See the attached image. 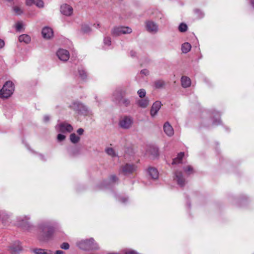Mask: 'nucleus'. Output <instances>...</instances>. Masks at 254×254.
<instances>
[{
	"label": "nucleus",
	"instance_id": "1",
	"mask_svg": "<svg viewBox=\"0 0 254 254\" xmlns=\"http://www.w3.org/2000/svg\"><path fill=\"white\" fill-rule=\"evenodd\" d=\"M38 239L41 241H48L52 239L55 229L50 221L42 222L38 224Z\"/></svg>",
	"mask_w": 254,
	"mask_h": 254
},
{
	"label": "nucleus",
	"instance_id": "2",
	"mask_svg": "<svg viewBox=\"0 0 254 254\" xmlns=\"http://www.w3.org/2000/svg\"><path fill=\"white\" fill-rule=\"evenodd\" d=\"M77 246L81 250L84 251H89L92 250H98L99 246L95 242L93 238L89 239L81 240L76 243Z\"/></svg>",
	"mask_w": 254,
	"mask_h": 254
},
{
	"label": "nucleus",
	"instance_id": "3",
	"mask_svg": "<svg viewBox=\"0 0 254 254\" xmlns=\"http://www.w3.org/2000/svg\"><path fill=\"white\" fill-rule=\"evenodd\" d=\"M14 90V84L10 81H6L0 90V98L7 99L13 93Z\"/></svg>",
	"mask_w": 254,
	"mask_h": 254
},
{
	"label": "nucleus",
	"instance_id": "4",
	"mask_svg": "<svg viewBox=\"0 0 254 254\" xmlns=\"http://www.w3.org/2000/svg\"><path fill=\"white\" fill-rule=\"evenodd\" d=\"M132 30L128 27L116 26L114 27L111 31L113 36H118L121 34H129Z\"/></svg>",
	"mask_w": 254,
	"mask_h": 254
},
{
	"label": "nucleus",
	"instance_id": "5",
	"mask_svg": "<svg viewBox=\"0 0 254 254\" xmlns=\"http://www.w3.org/2000/svg\"><path fill=\"white\" fill-rule=\"evenodd\" d=\"M133 123V119L130 116H125L121 118L119 121L120 127L124 129L130 128Z\"/></svg>",
	"mask_w": 254,
	"mask_h": 254
},
{
	"label": "nucleus",
	"instance_id": "6",
	"mask_svg": "<svg viewBox=\"0 0 254 254\" xmlns=\"http://www.w3.org/2000/svg\"><path fill=\"white\" fill-rule=\"evenodd\" d=\"M136 170V166L133 164L127 163L123 165L121 169V172L125 175L133 173Z\"/></svg>",
	"mask_w": 254,
	"mask_h": 254
},
{
	"label": "nucleus",
	"instance_id": "7",
	"mask_svg": "<svg viewBox=\"0 0 254 254\" xmlns=\"http://www.w3.org/2000/svg\"><path fill=\"white\" fill-rule=\"evenodd\" d=\"M145 27L147 31L151 33H156L158 30L157 24L154 21L148 20L145 22Z\"/></svg>",
	"mask_w": 254,
	"mask_h": 254
},
{
	"label": "nucleus",
	"instance_id": "8",
	"mask_svg": "<svg viewBox=\"0 0 254 254\" xmlns=\"http://www.w3.org/2000/svg\"><path fill=\"white\" fill-rule=\"evenodd\" d=\"M57 129L59 131L63 133L70 132L72 131L73 127L70 124L64 123L59 124L57 126Z\"/></svg>",
	"mask_w": 254,
	"mask_h": 254
},
{
	"label": "nucleus",
	"instance_id": "9",
	"mask_svg": "<svg viewBox=\"0 0 254 254\" xmlns=\"http://www.w3.org/2000/svg\"><path fill=\"white\" fill-rule=\"evenodd\" d=\"M59 59L64 62L67 61L69 58V53L68 51L64 49H59L57 52Z\"/></svg>",
	"mask_w": 254,
	"mask_h": 254
},
{
	"label": "nucleus",
	"instance_id": "10",
	"mask_svg": "<svg viewBox=\"0 0 254 254\" xmlns=\"http://www.w3.org/2000/svg\"><path fill=\"white\" fill-rule=\"evenodd\" d=\"M161 107V103L160 101H157L153 104L150 111V115L152 117H154L157 114Z\"/></svg>",
	"mask_w": 254,
	"mask_h": 254
},
{
	"label": "nucleus",
	"instance_id": "11",
	"mask_svg": "<svg viewBox=\"0 0 254 254\" xmlns=\"http://www.w3.org/2000/svg\"><path fill=\"white\" fill-rule=\"evenodd\" d=\"M136 105L140 108L144 109L148 107L149 104V99L148 97L140 98L136 101Z\"/></svg>",
	"mask_w": 254,
	"mask_h": 254
},
{
	"label": "nucleus",
	"instance_id": "12",
	"mask_svg": "<svg viewBox=\"0 0 254 254\" xmlns=\"http://www.w3.org/2000/svg\"><path fill=\"white\" fill-rule=\"evenodd\" d=\"M61 11L63 14L69 16L72 13L73 9L71 6L64 4L61 6Z\"/></svg>",
	"mask_w": 254,
	"mask_h": 254
},
{
	"label": "nucleus",
	"instance_id": "13",
	"mask_svg": "<svg viewBox=\"0 0 254 254\" xmlns=\"http://www.w3.org/2000/svg\"><path fill=\"white\" fill-rule=\"evenodd\" d=\"M43 37L47 39H49L53 36V29L49 27H45L42 31Z\"/></svg>",
	"mask_w": 254,
	"mask_h": 254
},
{
	"label": "nucleus",
	"instance_id": "14",
	"mask_svg": "<svg viewBox=\"0 0 254 254\" xmlns=\"http://www.w3.org/2000/svg\"><path fill=\"white\" fill-rule=\"evenodd\" d=\"M175 179L177 182L178 184L181 187H183L185 185V180L181 172L176 171L175 172Z\"/></svg>",
	"mask_w": 254,
	"mask_h": 254
},
{
	"label": "nucleus",
	"instance_id": "15",
	"mask_svg": "<svg viewBox=\"0 0 254 254\" xmlns=\"http://www.w3.org/2000/svg\"><path fill=\"white\" fill-rule=\"evenodd\" d=\"M147 153L153 158L157 157L159 155L158 148L154 146H150L147 150Z\"/></svg>",
	"mask_w": 254,
	"mask_h": 254
},
{
	"label": "nucleus",
	"instance_id": "16",
	"mask_svg": "<svg viewBox=\"0 0 254 254\" xmlns=\"http://www.w3.org/2000/svg\"><path fill=\"white\" fill-rule=\"evenodd\" d=\"M29 216H22L18 218V221L19 222V224L23 227H29L30 223L29 220H30Z\"/></svg>",
	"mask_w": 254,
	"mask_h": 254
},
{
	"label": "nucleus",
	"instance_id": "17",
	"mask_svg": "<svg viewBox=\"0 0 254 254\" xmlns=\"http://www.w3.org/2000/svg\"><path fill=\"white\" fill-rule=\"evenodd\" d=\"M164 132L169 136H171L174 134V129L172 127L168 122H166L163 126Z\"/></svg>",
	"mask_w": 254,
	"mask_h": 254
},
{
	"label": "nucleus",
	"instance_id": "18",
	"mask_svg": "<svg viewBox=\"0 0 254 254\" xmlns=\"http://www.w3.org/2000/svg\"><path fill=\"white\" fill-rule=\"evenodd\" d=\"M26 4L28 6L35 4L40 8L44 6V2L42 0H26Z\"/></svg>",
	"mask_w": 254,
	"mask_h": 254
},
{
	"label": "nucleus",
	"instance_id": "19",
	"mask_svg": "<svg viewBox=\"0 0 254 254\" xmlns=\"http://www.w3.org/2000/svg\"><path fill=\"white\" fill-rule=\"evenodd\" d=\"M12 10L14 14L17 15H20L23 13V9L20 4L13 5L12 6Z\"/></svg>",
	"mask_w": 254,
	"mask_h": 254
},
{
	"label": "nucleus",
	"instance_id": "20",
	"mask_svg": "<svg viewBox=\"0 0 254 254\" xmlns=\"http://www.w3.org/2000/svg\"><path fill=\"white\" fill-rule=\"evenodd\" d=\"M181 84L184 88L189 87L191 85V80L189 77L183 76L181 78Z\"/></svg>",
	"mask_w": 254,
	"mask_h": 254
},
{
	"label": "nucleus",
	"instance_id": "21",
	"mask_svg": "<svg viewBox=\"0 0 254 254\" xmlns=\"http://www.w3.org/2000/svg\"><path fill=\"white\" fill-rule=\"evenodd\" d=\"M148 173L152 179L156 180L158 178V172L157 169L154 168H148Z\"/></svg>",
	"mask_w": 254,
	"mask_h": 254
},
{
	"label": "nucleus",
	"instance_id": "22",
	"mask_svg": "<svg viewBox=\"0 0 254 254\" xmlns=\"http://www.w3.org/2000/svg\"><path fill=\"white\" fill-rule=\"evenodd\" d=\"M35 254H53V252L51 250L43 249H35L32 250Z\"/></svg>",
	"mask_w": 254,
	"mask_h": 254
},
{
	"label": "nucleus",
	"instance_id": "23",
	"mask_svg": "<svg viewBox=\"0 0 254 254\" xmlns=\"http://www.w3.org/2000/svg\"><path fill=\"white\" fill-rule=\"evenodd\" d=\"M18 40L20 42L28 44L31 42V37L27 34H22L19 36Z\"/></svg>",
	"mask_w": 254,
	"mask_h": 254
},
{
	"label": "nucleus",
	"instance_id": "24",
	"mask_svg": "<svg viewBox=\"0 0 254 254\" xmlns=\"http://www.w3.org/2000/svg\"><path fill=\"white\" fill-rule=\"evenodd\" d=\"M15 245V246H11L10 247V251L12 253L16 254L21 251L22 247L20 245V243L19 242H16Z\"/></svg>",
	"mask_w": 254,
	"mask_h": 254
},
{
	"label": "nucleus",
	"instance_id": "25",
	"mask_svg": "<svg viewBox=\"0 0 254 254\" xmlns=\"http://www.w3.org/2000/svg\"><path fill=\"white\" fill-rule=\"evenodd\" d=\"M78 113L85 116L90 115L92 114L91 111L83 104Z\"/></svg>",
	"mask_w": 254,
	"mask_h": 254
},
{
	"label": "nucleus",
	"instance_id": "26",
	"mask_svg": "<svg viewBox=\"0 0 254 254\" xmlns=\"http://www.w3.org/2000/svg\"><path fill=\"white\" fill-rule=\"evenodd\" d=\"M184 152H180L177 155V157L174 158L172 162V164H177L182 163V159L184 156Z\"/></svg>",
	"mask_w": 254,
	"mask_h": 254
},
{
	"label": "nucleus",
	"instance_id": "27",
	"mask_svg": "<svg viewBox=\"0 0 254 254\" xmlns=\"http://www.w3.org/2000/svg\"><path fill=\"white\" fill-rule=\"evenodd\" d=\"M82 104L78 102H74L70 105V107L73 110L79 113Z\"/></svg>",
	"mask_w": 254,
	"mask_h": 254
},
{
	"label": "nucleus",
	"instance_id": "28",
	"mask_svg": "<svg viewBox=\"0 0 254 254\" xmlns=\"http://www.w3.org/2000/svg\"><path fill=\"white\" fill-rule=\"evenodd\" d=\"M124 95L119 90H116L113 94V100L115 102H119L121 98Z\"/></svg>",
	"mask_w": 254,
	"mask_h": 254
},
{
	"label": "nucleus",
	"instance_id": "29",
	"mask_svg": "<svg viewBox=\"0 0 254 254\" xmlns=\"http://www.w3.org/2000/svg\"><path fill=\"white\" fill-rule=\"evenodd\" d=\"M191 45L188 43H185L182 45V51L183 53H188L191 49Z\"/></svg>",
	"mask_w": 254,
	"mask_h": 254
},
{
	"label": "nucleus",
	"instance_id": "30",
	"mask_svg": "<svg viewBox=\"0 0 254 254\" xmlns=\"http://www.w3.org/2000/svg\"><path fill=\"white\" fill-rule=\"evenodd\" d=\"M80 140V137L73 133L70 135V140L73 143H77Z\"/></svg>",
	"mask_w": 254,
	"mask_h": 254
},
{
	"label": "nucleus",
	"instance_id": "31",
	"mask_svg": "<svg viewBox=\"0 0 254 254\" xmlns=\"http://www.w3.org/2000/svg\"><path fill=\"white\" fill-rule=\"evenodd\" d=\"M105 151L107 154L113 157L117 156V153L113 148L108 147L106 149Z\"/></svg>",
	"mask_w": 254,
	"mask_h": 254
},
{
	"label": "nucleus",
	"instance_id": "32",
	"mask_svg": "<svg viewBox=\"0 0 254 254\" xmlns=\"http://www.w3.org/2000/svg\"><path fill=\"white\" fill-rule=\"evenodd\" d=\"M164 82L161 80H157L154 82V85L156 88H161L164 86Z\"/></svg>",
	"mask_w": 254,
	"mask_h": 254
},
{
	"label": "nucleus",
	"instance_id": "33",
	"mask_svg": "<svg viewBox=\"0 0 254 254\" xmlns=\"http://www.w3.org/2000/svg\"><path fill=\"white\" fill-rule=\"evenodd\" d=\"M123 254H139L138 253L131 249H125L123 250Z\"/></svg>",
	"mask_w": 254,
	"mask_h": 254
},
{
	"label": "nucleus",
	"instance_id": "34",
	"mask_svg": "<svg viewBox=\"0 0 254 254\" xmlns=\"http://www.w3.org/2000/svg\"><path fill=\"white\" fill-rule=\"evenodd\" d=\"M79 76L82 79H85L87 77V73L82 68L78 69Z\"/></svg>",
	"mask_w": 254,
	"mask_h": 254
},
{
	"label": "nucleus",
	"instance_id": "35",
	"mask_svg": "<svg viewBox=\"0 0 254 254\" xmlns=\"http://www.w3.org/2000/svg\"><path fill=\"white\" fill-rule=\"evenodd\" d=\"M81 31L83 33H87L90 32L91 28L87 24H83L81 27Z\"/></svg>",
	"mask_w": 254,
	"mask_h": 254
},
{
	"label": "nucleus",
	"instance_id": "36",
	"mask_svg": "<svg viewBox=\"0 0 254 254\" xmlns=\"http://www.w3.org/2000/svg\"><path fill=\"white\" fill-rule=\"evenodd\" d=\"M146 91L144 89H140L137 91V94L139 96L140 99L146 97Z\"/></svg>",
	"mask_w": 254,
	"mask_h": 254
},
{
	"label": "nucleus",
	"instance_id": "37",
	"mask_svg": "<svg viewBox=\"0 0 254 254\" xmlns=\"http://www.w3.org/2000/svg\"><path fill=\"white\" fill-rule=\"evenodd\" d=\"M184 171L188 175L193 173V168L191 166H188L184 168Z\"/></svg>",
	"mask_w": 254,
	"mask_h": 254
},
{
	"label": "nucleus",
	"instance_id": "38",
	"mask_svg": "<svg viewBox=\"0 0 254 254\" xmlns=\"http://www.w3.org/2000/svg\"><path fill=\"white\" fill-rule=\"evenodd\" d=\"M188 26L185 23H181L179 26V30L181 32H186L187 30Z\"/></svg>",
	"mask_w": 254,
	"mask_h": 254
},
{
	"label": "nucleus",
	"instance_id": "39",
	"mask_svg": "<svg viewBox=\"0 0 254 254\" xmlns=\"http://www.w3.org/2000/svg\"><path fill=\"white\" fill-rule=\"evenodd\" d=\"M104 45L105 46L109 47L111 45V39L109 37H106L104 39Z\"/></svg>",
	"mask_w": 254,
	"mask_h": 254
},
{
	"label": "nucleus",
	"instance_id": "40",
	"mask_svg": "<svg viewBox=\"0 0 254 254\" xmlns=\"http://www.w3.org/2000/svg\"><path fill=\"white\" fill-rule=\"evenodd\" d=\"M15 29L17 31H20L23 27V24L22 22H17L15 25Z\"/></svg>",
	"mask_w": 254,
	"mask_h": 254
},
{
	"label": "nucleus",
	"instance_id": "41",
	"mask_svg": "<svg viewBox=\"0 0 254 254\" xmlns=\"http://www.w3.org/2000/svg\"><path fill=\"white\" fill-rule=\"evenodd\" d=\"M122 103L125 106L127 107L130 104V100L127 98H123Z\"/></svg>",
	"mask_w": 254,
	"mask_h": 254
},
{
	"label": "nucleus",
	"instance_id": "42",
	"mask_svg": "<svg viewBox=\"0 0 254 254\" xmlns=\"http://www.w3.org/2000/svg\"><path fill=\"white\" fill-rule=\"evenodd\" d=\"M61 248L64 250H68L69 248V245L67 243H63L61 245Z\"/></svg>",
	"mask_w": 254,
	"mask_h": 254
},
{
	"label": "nucleus",
	"instance_id": "43",
	"mask_svg": "<svg viewBox=\"0 0 254 254\" xmlns=\"http://www.w3.org/2000/svg\"><path fill=\"white\" fill-rule=\"evenodd\" d=\"M65 135L62 134H59L57 136V139L59 141H62L64 140L65 139Z\"/></svg>",
	"mask_w": 254,
	"mask_h": 254
},
{
	"label": "nucleus",
	"instance_id": "44",
	"mask_svg": "<svg viewBox=\"0 0 254 254\" xmlns=\"http://www.w3.org/2000/svg\"><path fill=\"white\" fill-rule=\"evenodd\" d=\"M194 11L198 15V17L199 18H201V17H203V14L200 10L195 9Z\"/></svg>",
	"mask_w": 254,
	"mask_h": 254
},
{
	"label": "nucleus",
	"instance_id": "45",
	"mask_svg": "<svg viewBox=\"0 0 254 254\" xmlns=\"http://www.w3.org/2000/svg\"><path fill=\"white\" fill-rule=\"evenodd\" d=\"M140 73L142 74H143L144 75H147L149 74V71L148 70H147L146 69H144L141 70Z\"/></svg>",
	"mask_w": 254,
	"mask_h": 254
},
{
	"label": "nucleus",
	"instance_id": "46",
	"mask_svg": "<svg viewBox=\"0 0 254 254\" xmlns=\"http://www.w3.org/2000/svg\"><path fill=\"white\" fill-rule=\"evenodd\" d=\"M220 123H221V121H220L219 118H218V119H216V120L213 121V124L214 125H218L220 124Z\"/></svg>",
	"mask_w": 254,
	"mask_h": 254
},
{
	"label": "nucleus",
	"instance_id": "47",
	"mask_svg": "<svg viewBox=\"0 0 254 254\" xmlns=\"http://www.w3.org/2000/svg\"><path fill=\"white\" fill-rule=\"evenodd\" d=\"M77 132L79 135H82L84 132V129L82 128H78L77 130Z\"/></svg>",
	"mask_w": 254,
	"mask_h": 254
},
{
	"label": "nucleus",
	"instance_id": "48",
	"mask_svg": "<svg viewBox=\"0 0 254 254\" xmlns=\"http://www.w3.org/2000/svg\"><path fill=\"white\" fill-rule=\"evenodd\" d=\"M117 179H117V177L116 176H115V175L111 176V177H110V180L113 182H114L116 181V180Z\"/></svg>",
	"mask_w": 254,
	"mask_h": 254
},
{
	"label": "nucleus",
	"instance_id": "49",
	"mask_svg": "<svg viewBox=\"0 0 254 254\" xmlns=\"http://www.w3.org/2000/svg\"><path fill=\"white\" fill-rule=\"evenodd\" d=\"M43 120L45 122H48L50 120V117L48 115H45L44 117Z\"/></svg>",
	"mask_w": 254,
	"mask_h": 254
},
{
	"label": "nucleus",
	"instance_id": "50",
	"mask_svg": "<svg viewBox=\"0 0 254 254\" xmlns=\"http://www.w3.org/2000/svg\"><path fill=\"white\" fill-rule=\"evenodd\" d=\"M4 45V41L0 39V49L2 48Z\"/></svg>",
	"mask_w": 254,
	"mask_h": 254
},
{
	"label": "nucleus",
	"instance_id": "51",
	"mask_svg": "<svg viewBox=\"0 0 254 254\" xmlns=\"http://www.w3.org/2000/svg\"><path fill=\"white\" fill-rule=\"evenodd\" d=\"M55 254H65V253L63 251L58 250L55 252Z\"/></svg>",
	"mask_w": 254,
	"mask_h": 254
},
{
	"label": "nucleus",
	"instance_id": "52",
	"mask_svg": "<svg viewBox=\"0 0 254 254\" xmlns=\"http://www.w3.org/2000/svg\"><path fill=\"white\" fill-rule=\"evenodd\" d=\"M130 55L131 57H134L136 55V53H135V52H134L133 51H131L130 52Z\"/></svg>",
	"mask_w": 254,
	"mask_h": 254
},
{
	"label": "nucleus",
	"instance_id": "53",
	"mask_svg": "<svg viewBox=\"0 0 254 254\" xmlns=\"http://www.w3.org/2000/svg\"><path fill=\"white\" fill-rule=\"evenodd\" d=\"M120 201L122 203H125L127 201V198H124V197L122 198H121Z\"/></svg>",
	"mask_w": 254,
	"mask_h": 254
},
{
	"label": "nucleus",
	"instance_id": "54",
	"mask_svg": "<svg viewBox=\"0 0 254 254\" xmlns=\"http://www.w3.org/2000/svg\"><path fill=\"white\" fill-rule=\"evenodd\" d=\"M5 0L6 1L9 2H12L13 4L16 2V0Z\"/></svg>",
	"mask_w": 254,
	"mask_h": 254
},
{
	"label": "nucleus",
	"instance_id": "55",
	"mask_svg": "<svg viewBox=\"0 0 254 254\" xmlns=\"http://www.w3.org/2000/svg\"><path fill=\"white\" fill-rule=\"evenodd\" d=\"M109 254H123V251H122L120 253H110Z\"/></svg>",
	"mask_w": 254,
	"mask_h": 254
},
{
	"label": "nucleus",
	"instance_id": "56",
	"mask_svg": "<svg viewBox=\"0 0 254 254\" xmlns=\"http://www.w3.org/2000/svg\"><path fill=\"white\" fill-rule=\"evenodd\" d=\"M40 158L42 160H45L44 158V156L43 155H40Z\"/></svg>",
	"mask_w": 254,
	"mask_h": 254
},
{
	"label": "nucleus",
	"instance_id": "57",
	"mask_svg": "<svg viewBox=\"0 0 254 254\" xmlns=\"http://www.w3.org/2000/svg\"><path fill=\"white\" fill-rule=\"evenodd\" d=\"M99 26V24H97V28Z\"/></svg>",
	"mask_w": 254,
	"mask_h": 254
},
{
	"label": "nucleus",
	"instance_id": "58",
	"mask_svg": "<svg viewBox=\"0 0 254 254\" xmlns=\"http://www.w3.org/2000/svg\"><path fill=\"white\" fill-rule=\"evenodd\" d=\"M217 115L218 117H219V115H218V114L217 113Z\"/></svg>",
	"mask_w": 254,
	"mask_h": 254
}]
</instances>
